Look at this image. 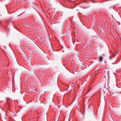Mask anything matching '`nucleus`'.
Wrapping results in <instances>:
<instances>
[{
    "instance_id": "obj_1",
    "label": "nucleus",
    "mask_w": 121,
    "mask_h": 121,
    "mask_svg": "<svg viewBox=\"0 0 121 121\" xmlns=\"http://www.w3.org/2000/svg\"><path fill=\"white\" fill-rule=\"evenodd\" d=\"M6 99L7 101V102L8 103H10V102L11 101V99L9 98H6Z\"/></svg>"
},
{
    "instance_id": "obj_2",
    "label": "nucleus",
    "mask_w": 121,
    "mask_h": 121,
    "mask_svg": "<svg viewBox=\"0 0 121 121\" xmlns=\"http://www.w3.org/2000/svg\"><path fill=\"white\" fill-rule=\"evenodd\" d=\"M102 58H103V57L102 56H101L99 58V60L100 61H102V60H103Z\"/></svg>"
},
{
    "instance_id": "obj_3",
    "label": "nucleus",
    "mask_w": 121,
    "mask_h": 121,
    "mask_svg": "<svg viewBox=\"0 0 121 121\" xmlns=\"http://www.w3.org/2000/svg\"><path fill=\"white\" fill-rule=\"evenodd\" d=\"M113 57H114V56L113 55V56H111L110 57V59L111 60H112V58Z\"/></svg>"
},
{
    "instance_id": "obj_4",
    "label": "nucleus",
    "mask_w": 121,
    "mask_h": 121,
    "mask_svg": "<svg viewBox=\"0 0 121 121\" xmlns=\"http://www.w3.org/2000/svg\"><path fill=\"white\" fill-rule=\"evenodd\" d=\"M109 121H113V119L111 117V118L110 119V120Z\"/></svg>"
}]
</instances>
